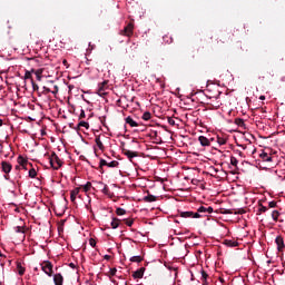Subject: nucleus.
<instances>
[{"label":"nucleus","instance_id":"obj_1","mask_svg":"<svg viewBox=\"0 0 285 285\" xmlns=\"http://www.w3.org/2000/svg\"><path fill=\"white\" fill-rule=\"evenodd\" d=\"M49 164L51 168H53V170H59L61 166H63V160L60 159L59 156H57V154L53 153L49 157Z\"/></svg>","mask_w":285,"mask_h":285},{"label":"nucleus","instance_id":"obj_2","mask_svg":"<svg viewBox=\"0 0 285 285\" xmlns=\"http://www.w3.org/2000/svg\"><path fill=\"white\" fill-rule=\"evenodd\" d=\"M134 31H135V24L132 22H129L122 30L119 31V35L121 37L130 38L134 35Z\"/></svg>","mask_w":285,"mask_h":285},{"label":"nucleus","instance_id":"obj_3","mask_svg":"<svg viewBox=\"0 0 285 285\" xmlns=\"http://www.w3.org/2000/svg\"><path fill=\"white\" fill-rule=\"evenodd\" d=\"M41 266V271H43V273L46 275H48V277H52V263L50 261H45L40 264Z\"/></svg>","mask_w":285,"mask_h":285},{"label":"nucleus","instance_id":"obj_4","mask_svg":"<svg viewBox=\"0 0 285 285\" xmlns=\"http://www.w3.org/2000/svg\"><path fill=\"white\" fill-rule=\"evenodd\" d=\"M108 81L105 80L101 83L98 85V91L97 95H99V97H105V95H108Z\"/></svg>","mask_w":285,"mask_h":285},{"label":"nucleus","instance_id":"obj_5","mask_svg":"<svg viewBox=\"0 0 285 285\" xmlns=\"http://www.w3.org/2000/svg\"><path fill=\"white\" fill-rule=\"evenodd\" d=\"M14 233L19 237V242H23L26 239V230L21 226L14 227Z\"/></svg>","mask_w":285,"mask_h":285},{"label":"nucleus","instance_id":"obj_6","mask_svg":"<svg viewBox=\"0 0 285 285\" xmlns=\"http://www.w3.org/2000/svg\"><path fill=\"white\" fill-rule=\"evenodd\" d=\"M18 164L19 166H21L24 170H28V166H32V164L28 163V160L26 158H23V156H19L18 157Z\"/></svg>","mask_w":285,"mask_h":285},{"label":"nucleus","instance_id":"obj_7","mask_svg":"<svg viewBox=\"0 0 285 285\" xmlns=\"http://www.w3.org/2000/svg\"><path fill=\"white\" fill-rule=\"evenodd\" d=\"M198 213L206 217V215H210V213H213V207H210V206L209 207L200 206L198 208Z\"/></svg>","mask_w":285,"mask_h":285},{"label":"nucleus","instance_id":"obj_8","mask_svg":"<svg viewBox=\"0 0 285 285\" xmlns=\"http://www.w3.org/2000/svg\"><path fill=\"white\" fill-rule=\"evenodd\" d=\"M275 244L277 245V250L279 252L284 250L285 245H284V238L282 236H277L275 238Z\"/></svg>","mask_w":285,"mask_h":285},{"label":"nucleus","instance_id":"obj_9","mask_svg":"<svg viewBox=\"0 0 285 285\" xmlns=\"http://www.w3.org/2000/svg\"><path fill=\"white\" fill-rule=\"evenodd\" d=\"M1 168H2V171H4L6 175H8L12 170V165L8 161H2L1 163Z\"/></svg>","mask_w":285,"mask_h":285},{"label":"nucleus","instance_id":"obj_10","mask_svg":"<svg viewBox=\"0 0 285 285\" xmlns=\"http://www.w3.org/2000/svg\"><path fill=\"white\" fill-rule=\"evenodd\" d=\"M80 190H81V188L76 187L75 189H72L70 191V199H71L72 204H75V202H77V196L79 195Z\"/></svg>","mask_w":285,"mask_h":285},{"label":"nucleus","instance_id":"obj_11","mask_svg":"<svg viewBox=\"0 0 285 285\" xmlns=\"http://www.w3.org/2000/svg\"><path fill=\"white\" fill-rule=\"evenodd\" d=\"M53 284L55 285H63V275L60 273L53 275Z\"/></svg>","mask_w":285,"mask_h":285},{"label":"nucleus","instance_id":"obj_12","mask_svg":"<svg viewBox=\"0 0 285 285\" xmlns=\"http://www.w3.org/2000/svg\"><path fill=\"white\" fill-rule=\"evenodd\" d=\"M224 244L225 246H228V248H236V246H239V243L235 239H225Z\"/></svg>","mask_w":285,"mask_h":285},{"label":"nucleus","instance_id":"obj_13","mask_svg":"<svg viewBox=\"0 0 285 285\" xmlns=\"http://www.w3.org/2000/svg\"><path fill=\"white\" fill-rule=\"evenodd\" d=\"M146 269L144 267L137 269L136 272L132 273V277L134 279H141V277H144V272Z\"/></svg>","mask_w":285,"mask_h":285},{"label":"nucleus","instance_id":"obj_14","mask_svg":"<svg viewBox=\"0 0 285 285\" xmlns=\"http://www.w3.org/2000/svg\"><path fill=\"white\" fill-rule=\"evenodd\" d=\"M126 124H128V126H130V128H137V126H139V124H137V121H135V119H132V117H127L125 119Z\"/></svg>","mask_w":285,"mask_h":285},{"label":"nucleus","instance_id":"obj_15","mask_svg":"<svg viewBox=\"0 0 285 285\" xmlns=\"http://www.w3.org/2000/svg\"><path fill=\"white\" fill-rule=\"evenodd\" d=\"M198 141L200 144V146H210V140L208 138H206V136H200L198 137Z\"/></svg>","mask_w":285,"mask_h":285},{"label":"nucleus","instance_id":"obj_16","mask_svg":"<svg viewBox=\"0 0 285 285\" xmlns=\"http://www.w3.org/2000/svg\"><path fill=\"white\" fill-rule=\"evenodd\" d=\"M124 155L128 157V159L132 160L135 157H137V151H131L128 149H124Z\"/></svg>","mask_w":285,"mask_h":285},{"label":"nucleus","instance_id":"obj_17","mask_svg":"<svg viewBox=\"0 0 285 285\" xmlns=\"http://www.w3.org/2000/svg\"><path fill=\"white\" fill-rule=\"evenodd\" d=\"M142 202H146L147 204H153V202H157V196L149 194L142 198Z\"/></svg>","mask_w":285,"mask_h":285},{"label":"nucleus","instance_id":"obj_18","mask_svg":"<svg viewBox=\"0 0 285 285\" xmlns=\"http://www.w3.org/2000/svg\"><path fill=\"white\" fill-rule=\"evenodd\" d=\"M32 73H35V69H31L30 71L24 72V81H28V79L31 80V83H35V80H32Z\"/></svg>","mask_w":285,"mask_h":285},{"label":"nucleus","instance_id":"obj_19","mask_svg":"<svg viewBox=\"0 0 285 285\" xmlns=\"http://www.w3.org/2000/svg\"><path fill=\"white\" fill-rule=\"evenodd\" d=\"M261 159H263V161H273V157L268 156L267 153L263 151L261 155H259Z\"/></svg>","mask_w":285,"mask_h":285},{"label":"nucleus","instance_id":"obj_20","mask_svg":"<svg viewBox=\"0 0 285 285\" xmlns=\"http://www.w3.org/2000/svg\"><path fill=\"white\" fill-rule=\"evenodd\" d=\"M163 41L164 43H168V45L173 43V36H170V33L163 36Z\"/></svg>","mask_w":285,"mask_h":285},{"label":"nucleus","instance_id":"obj_21","mask_svg":"<svg viewBox=\"0 0 285 285\" xmlns=\"http://www.w3.org/2000/svg\"><path fill=\"white\" fill-rule=\"evenodd\" d=\"M120 224H121V220H119L118 218H112L111 228H114V229L119 228Z\"/></svg>","mask_w":285,"mask_h":285},{"label":"nucleus","instance_id":"obj_22","mask_svg":"<svg viewBox=\"0 0 285 285\" xmlns=\"http://www.w3.org/2000/svg\"><path fill=\"white\" fill-rule=\"evenodd\" d=\"M33 73L36 75L37 81H41V75H43V69L33 70Z\"/></svg>","mask_w":285,"mask_h":285},{"label":"nucleus","instance_id":"obj_23","mask_svg":"<svg viewBox=\"0 0 285 285\" xmlns=\"http://www.w3.org/2000/svg\"><path fill=\"white\" fill-rule=\"evenodd\" d=\"M95 142L99 150H104V142L101 141V138L96 137Z\"/></svg>","mask_w":285,"mask_h":285},{"label":"nucleus","instance_id":"obj_24","mask_svg":"<svg viewBox=\"0 0 285 285\" xmlns=\"http://www.w3.org/2000/svg\"><path fill=\"white\" fill-rule=\"evenodd\" d=\"M129 261L139 264L140 262H144V258L141 256H131Z\"/></svg>","mask_w":285,"mask_h":285},{"label":"nucleus","instance_id":"obj_25","mask_svg":"<svg viewBox=\"0 0 285 285\" xmlns=\"http://www.w3.org/2000/svg\"><path fill=\"white\" fill-rule=\"evenodd\" d=\"M78 128H85L86 130H88V128H90V124H88V121H80L78 124Z\"/></svg>","mask_w":285,"mask_h":285},{"label":"nucleus","instance_id":"obj_26","mask_svg":"<svg viewBox=\"0 0 285 285\" xmlns=\"http://www.w3.org/2000/svg\"><path fill=\"white\" fill-rule=\"evenodd\" d=\"M47 92H51L52 95H57L59 92V86L55 85L52 89L48 88Z\"/></svg>","mask_w":285,"mask_h":285},{"label":"nucleus","instance_id":"obj_27","mask_svg":"<svg viewBox=\"0 0 285 285\" xmlns=\"http://www.w3.org/2000/svg\"><path fill=\"white\" fill-rule=\"evenodd\" d=\"M102 193L108 197H112V194L110 193V188H108V185H104Z\"/></svg>","mask_w":285,"mask_h":285},{"label":"nucleus","instance_id":"obj_28","mask_svg":"<svg viewBox=\"0 0 285 285\" xmlns=\"http://www.w3.org/2000/svg\"><path fill=\"white\" fill-rule=\"evenodd\" d=\"M208 274L205 271H202V282L204 285L208 284Z\"/></svg>","mask_w":285,"mask_h":285},{"label":"nucleus","instance_id":"obj_29","mask_svg":"<svg viewBox=\"0 0 285 285\" xmlns=\"http://www.w3.org/2000/svg\"><path fill=\"white\" fill-rule=\"evenodd\" d=\"M150 117H153V115L149 111L142 114L144 121H150Z\"/></svg>","mask_w":285,"mask_h":285},{"label":"nucleus","instance_id":"obj_30","mask_svg":"<svg viewBox=\"0 0 285 285\" xmlns=\"http://www.w3.org/2000/svg\"><path fill=\"white\" fill-rule=\"evenodd\" d=\"M108 168H117L119 166V161L112 160L110 163H107Z\"/></svg>","mask_w":285,"mask_h":285},{"label":"nucleus","instance_id":"obj_31","mask_svg":"<svg viewBox=\"0 0 285 285\" xmlns=\"http://www.w3.org/2000/svg\"><path fill=\"white\" fill-rule=\"evenodd\" d=\"M29 177L31 179H35V177H37V169L35 168L29 169Z\"/></svg>","mask_w":285,"mask_h":285},{"label":"nucleus","instance_id":"obj_32","mask_svg":"<svg viewBox=\"0 0 285 285\" xmlns=\"http://www.w3.org/2000/svg\"><path fill=\"white\" fill-rule=\"evenodd\" d=\"M272 218L274 219V222H277V219H279V212L273 210L272 212Z\"/></svg>","mask_w":285,"mask_h":285},{"label":"nucleus","instance_id":"obj_33","mask_svg":"<svg viewBox=\"0 0 285 285\" xmlns=\"http://www.w3.org/2000/svg\"><path fill=\"white\" fill-rule=\"evenodd\" d=\"M180 217H185V218L193 217V212H183L180 213Z\"/></svg>","mask_w":285,"mask_h":285},{"label":"nucleus","instance_id":"obj_34","mask_svg":"<svg viewBox=\"0 0 285 285\" xmlns=\"http://www.w3.org/2000/svg\"><path fill=\"white\" fill-rule=\"evenodd\" d=\"M126 213V209H124V208H117L116 209V215H119V216H121V215H124Z\"/></svg>","mask_w":285,"mask_h":285},{"label":"nucleus","instance_id":"obj_35","mask_svg":"<svg viewBox=\"0 0 285 285\" xmlns=\"http://www.w3.org/2000/svg\"><path fill=\"white\" fill-rule=\"evenodd\" d=\"M199 217H204V215H202L199 212L193 213V216H191L193 219H199Z\"/></svg>","mask_w":285,"mask_h":285},{"label":"nucleus","instance_id":"obj_36","mask_svg":"<svg viewBox=\"0 0 285 285\" xmlns=\"http://www.w3.org/2000/svg\"><path fill=\"white\" fill-rule=\"evenodd\" d=\"M61 43H72V39L70 37L62 38Z\"/></svg>","mask_w":285,"mask_h":285},{"label":"nucleus","instance_id":"obj_37","mask_svg":"<svg viewBox=\"0 0 285 285\" xmlns=\"http://www.w3.org/2000/svg\"><path fill=\"white\" fill-rule=\"evenodd\" d=\"M230 164H232V166H237V164H239V161L235 157L232 156Z\"/></svg>","mask_w":285,"mask_h":285},{"label":"nucleus","instance_id":"obj_38","mask_svg":"<svg viewBox=\"0 0 285 285\" xmlns=\"http://www.w3.org/2000/svg\"><path fill=\"white\" fill-rule=\"evenodd\" d=\"M235 124H237V126H244V119L237 118V119L235 120Z\"/></svg>","mask_w":285,"mask_h":285},{"label":"nucleus","instance_id":"obj_39","mask_svg":"<svg viewBox=\"0 0 285 285\" xmlns=\"http://www.w3.org/2000/svg\"><path fill=\"white\" fill-rule=\"evenodd\" d=\"M79 119H86V111L83 109L80 110Z\"/></svg>","mask_w":285,"mask_h":285},{"label":"nucleus","instance_id":"obj_40","mask_svg":"<svg viewBox=\"0 0 285 285\" xmlns=\"http://www.w3.org/2000/svg\"><path fill=\"white\" fill-rule=\"evenodd\" d=\"M89 244L90 246H92V248H95L97 246V240H95L94 238H90Z\"/></svg>","mask_w":285,"mask_h":285},{"label":"nucleus","instance_id":"obj_41","mask_svg":"<svg viewBox=\"0 0 285 285\" xmlns=\"http://www.w3.org/2000/svg\"><path fill=\"white\" fill-rule=\"evenodd\" d=\"M99 166L100 168H104V166H108V161H106L105 159H100Z\"/></svg>","mask_w":285,"mask_h":285},{"label":"nucleus","instance_id":"obj_42","mask_svg":"<svg viewBox=\"0 0 285 285\" xmlns=\"http://www.w3.org/2000/svg\"><path fill=\"white\" fill-rule=\"evenodd\" d=\"M90 186H91L90 183H87L86 185H83L85 193H88V190H90Z\"/></svg>","mask_w":285,"mask_h":285},{"label":"nucleus","instance_id":"obj_43","mask_svg":"<svg viewBox=\"0 0 285 285\" xmlns=\"http://www.w3.org/2000/svg\"><path fill=\"white\" fill-rule=\"evenodd\" d=\"M275 206H277V203L275 200L268 203V208H275Z\"/></svg>","mask_w":285,"mask_h":285},{"label":"nucleus","instance_id":"obj_44","mask_svg":"<svg viewBox=\"0 0 285 285\" xmlns=\"http://www.w3.org/2000/svg\"><path fill=\"white\" fill-rule=\"evenodd\" d=\"M258 210L259 213H266V210H268V207L261 205Z\"/></svg>","mask_w":285,"mask_h":285},{"label":"nucleus","instance_id":"obj_45","mask_svg":"<svg viewBox=\"0 0 285 285\" xmlns=\"http://www.w3.org/2000/svg\"><path fill=\"white\" fill-rule=\"evenodd\" d=\"M109 273H110L111 277H115V275H117V268H111L109 271Z\"/></svg>","mask_w":285,"mask_h":285},{"label":"nucleus","instance_id":"obj_46","mask_svg":"<svg viewBox=\"0 0 285 285\" xmlns=\"http://www.w3.org/2000/svg\"><path fill=\"white\" fill-rule=\"evenodd\" d=\"M18 268H20V269H19V275H23V273H26V269H23V268L21 267V264H18Z\"/></svg>","mask_w":285,"mask_h":285},{"label":"nucleus","instance_id":"obj_47","mask_svg":"<svg viewBox=\"0 0 285 285\" xmlns=\"http://www.w3.org/2000/svg\"><path fill=\"white\" fill-rule=\"evenodd\" d=\"M219 146H224L226 144V139L218 138Z\"/></svg>","mask_w":285,"mask_h":285},{"label":"nucleus","instance_id":"obj_48","mask_svg":"<svg viewBox=\"0 0 285 285\" xmlns=\"http://www.w3.org/2000/svg\"><path fill=\"white\" fill-rule=\"evenodd\" d=\"M168 124H169L170 126H175V120L171 119V118H169V119H168Z\"/></svg>","mask_w":285,"mask_h":285},{"label":"nucleus","instance_id":"obj_49","mask_svg":"<svg viewBox=\"0 0 285 285\" xmlns=\"http://www.w3.org/2000/svg\"><path fill=\"white\" fill-rule=\"evenodd\" d=\"M126 224H127V226H132L134 222L132 220H127Z\"/></svg>","mask_w":285,"mask_h":285},{"label":"nucleus","instance_id":"obj_50","mask_svg":"<svg viewBox=\"0 0 285 285\" xmlns=\"http://www.w3.org/2000/svg\"><path fill=\"white\" fill-rule=\"evenodd\" d=\"M259 99L261 101H264V99H266V96H261Z\"/></svg>","mask_w":285,"mask_h":285},{"label":"nucleus","instance_id":"obj_51","mask_svg":"<svg viewBox=\"0 0 285 285\" xmlns=\"http://www.w3.org/2000/svg\"><path fill=\"white\" fill-rule=\"evenodd\" d=\"M224 215H230V210H225Z\"/></svg>","mask_w":285,"mask_h":285},{"label":"nucleus","instance_id":"obj_52","mask_svg":"<svg viewBox=\"0 0 285 285\" xmlns=\"http://www.w3.org/2000/svg\"><path fill=\"white\" fill-rule=\"evenodd\" d=\"M105 259H110V255H105Z\"/></svg>","mask_w":285,"mask_h":285},{"label":"nucleus","instance_id":"obj_53","mask_svg":"<svg viewBox=\"0 0 285 285\" xmlns=\"http://www.w3.org/2000/svg\"><path fill=\"white\" fill-rule=\"evenodd\" d=\"M62 63H63V66H66V63H68V60H63Z\"/></svg>","mask_w":285,"mask_h":285},{"label":"nucleus","instance_id":"obj_54","mask_svg":"<svg viewBox=\"0 0 285 285\" xmlns=\"http://www.w3.org/2000/svg\"><path fill=\"white\" fill-rule=\"evenodd\" d=\"M0 126H3V120L0 119Z\"/></svg>","mask_w":285,"mask_h":285},{"label":"nucleus","instance_id":"obj_55","mask_svg":"<svg viewBox=\"0 0 285 285\" xmlns=\"http://www.w3.org/2000/svg\"><path fill=\"white\" fill-rule=\"evenodd\" d=\"M215 108H219V104H218V105H215Z\"/></svg>","mask_w":285,"mask_h":285},{"label":"nucleus","instance_id":"obj_56","mask_svg":"<svg viewBox=\"0 0 285 285\" xmlns=\"http://www.w3.org/2000/svg\"><path fill=\"white\" fill-rule=\"evenodd\" d=\"M6 179H9L8 176H4Z\"/></svg>","mask_w":285,"mask_h":285},{"label":"nucleus","instance_id":"obj_57","mask_svg":"<svg viewBox=\"0 0 285 285\" xmlns=\"http://www.w3.org/2000/svg\"><path fill=\"white\" fill-rule=\"evenodd\" d=\"M0 257H2V254H1V252H0Z\"/></svg>","mask_w":285,"mask_h":285}]
</instances>
